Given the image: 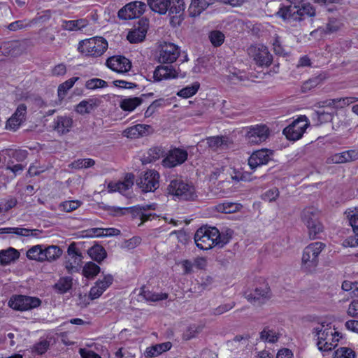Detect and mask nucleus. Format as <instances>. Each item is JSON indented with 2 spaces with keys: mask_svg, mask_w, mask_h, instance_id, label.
Here are the masks:
<instances>
[{
  "mask_svg": "<svg viewBox=\"0 0 358 358\" xmlns=\"http://www.w3.org/2000/svg\"><path fill=\"white\" fill-rule=\"evenodd\" d=\"M19 257L20 252L12 247L6 250H0V265H8L17 259Z\"/></svg>",
  "mask_w": 358,
  "mask_h": 358,
  "instance_id": "22",
  "label": "nucleus"
},
{
  "mask_svg": "<svg viewBox=\"0 0 358 358\" xmlns=\"http://www.w3.org/2000/svg\"><path fill=\"white\" fill-rule=\"evenodd\" d=\"M313 334L317 337V345H320L322 342L332 338L334 335L336 334L338 336V333L332 332L330 324H325L324 322L319 324L316 327H315L313 329Z\"/></svg>",
  "mask_w": 358,
  "mask_h": 358,
  "instance_id": "20",
  "label": "nucleus"
},
{
  "mask_svg": "<svg viewBox=\"0 0 358 358\" xmlns=\"http://www.w3.org/2000/svg\"><path fill=\"white\" fill-rule=\"evenodd\" d=\"M294 12V21H301L305 16L314 17L316 14L315 8L310 3L303 4L299 8H295Z\"/></svg>",
  "mask_w": 358,
  "mask_h": 358,
  "instance_id": "23",
  "label": "nucleus"
},
{
  "mask_svg": "<svg viewBox=\"0 0 358 358\" xmlns=\"http://www.w3.org/2000/svg\"><path fill=\"white\" fill-rule=\"evenodd\" d=\"M157 207V203H151L144 206H135L131 208V211L133 214H136L137 215H139L141 217V220L142 222H144L149 220L150 217L152 215V214H147L145 213V211L148 210H155Z\"/></svg>",
  "mask_w": 358,
  "mask_h": 358,
  "instance_id": "25",
  "label": "nucleus"
},
{
  "mask_svg": "<svg viewBox=\"0 0 358 358\" xmlns=\"http://www.w3.org/2000/svg\"><path fill=\"white\" fill-rule=\"evenodd\" d=\"M27 115V106L24 103L20 104L15 113L13 114V117H17V120L22 119V122H24L26 120Z\"/></svg>",
  "mask_w": 358,
  "mask_h": 358,
  "instance_id": "58",
  "label": "nucleus"
},
{
  "mask_svg": "<svg viewBox=\"0 0 358 358\" xmlns=\"http://www.w3.org/2000/svg\"><path fill=\"white\" fill-rule=\"evenodd\" d=\"M324 80V77L322 75H319L308 79L303 83L301 86L302 92H306L311 90L312 89L316 87L317 85H320Z\"/></svg>",
  "mask_w": 358,
  "mask_h": 358,
  "instance_id": "39",
  "label": "nucleus"
},
{
  "mask_svg": "<svg viewBox=\"0 0 358 358\" xmlns=\"http://www.w3.org/2000/svg\"><path fill=\"white\" fill-rule=\"evenodd\" d=\"M334 339V338L332 337L322 342L320 345H317L318 349L323 352L331 351L336 345V344L333 343Z\"/></svg>",
  "mask_w": 358,
  "mask_h": 358,
  "instance_id": "63",
  "label": "nucleus"
},
{
  "mask_svg": "<svg viewBox=\"0 0 358 358\" xmlns=\"http://www.w3.org/2000/svg\"><path fill=\"white\" fill-rule=\"evenodd\" d=\"M215 3V0H191L188 13L191 17L199 16L208 7Z\"/></svg>",
  "mask_w": 358,
  "mask_h": 358,
  "instance_id": "21",
  "label": "nucleus"
},
{
  "mask_svg": "<svg viewBox=\"0 0 358 358\" xmlns=\"http://www.w3.org/2000/svg\"><path fill=\"white\" fill-rule=\"evenodd\" d=\"M146 8V4L141 1H132L122 7L117 13V16L122 20H131L139 17L143 14Z\"/></svg>",
  "mask_w": 358,
  "mask_h": 358,
  "instance_id": "11",
  "label": "nucleus"
},
{
  "mask_svg": "<svg viewBox=\"0 0 358 358\" xmlns=\"http://www.w3.org/2000/svg\"><path fill=\"white\" fill-rule=\"evenodd\" d=\"M187 152L180 148H174L169 151L162 160V165L166 168H173L184 163L187 159Z\"/></svg>",
  "mask_w": 358,
  "mask_h": 358,
  "instance_id": "14",
  "label": "nucleus"
},
{
  "mask_svg": "<svg viewBox=\"0 0 358 358\" xmlns=\"http://www.w3.org/2000/svg\"><path fill=\"white\" fill-rule=\"evenodd\" d=\"M170 342H166L148 348L145 353L147 357H155L164 352L169 350L171 348Z\"/></svg>",
  "mask_w": 358,
  "mask_h": 358,
  "instance_id": "28",
  "label": "nucleus"
},
{
  "mask_svg": "<svg viewBox=\"0 0 358 358\" xmlns=\"http://www.w3.org/2000/svg\"><path fill=\"white\" fill-rule=\"evenodd\" d=\"M306 227L308 228V235L310 239L318 238V234L323 231V227L319 220L311 223L309 226H306Z\"/></svg>",
  "mask_w": 358,
  "mask_h": 358,
  "instance_id": "45",
  "label": "nucleus"
},
{
  "mask_svg": "<svg viewBox=\"0 0 358 358\" xmlns=\"http://www.w3.org/2000/svg\"><path fill=\"white\" fill-rule=\"evenodd\" d=\"M100 267L92 262H89L83 266V274L87 278H94L100 272Z\"/></svg>",
  "mask_w": 358,
  "mask_h": 358,
  "instance_id": "37",
  "label": "nucleus"
},
{
  "mask_svg": "<svg viewBox=\"0 0 358 358\" xmlns=\"http://www.w3.org/2000/svg\"><path fill=\"white\" fill-rule=\"evenodd\" d=\"M234 306H235L234 302H231V303H226V304H222L213 310V314L215 315H222L224 313H226V312L230 310Z\"/></svg>",
  "mask_w": 358,
  "mask_h": 358,
  "instance_id": "61",
  "label": "nucleus"
},
{
  "mask_svg": "<svg viewBox=\"0 0 358 358\" xmlns=\"http://www.w3.org/2000/svg\"><path fill=\"white\" fill-rule=\"evenodd\" d=\"M209 38L212 44L215 47L221 45L224 40V34L219 31H212L210 34Z\"/></svg>",
  "mask_w": 358,
  "mask_h": 358,
  "instance_id": "53",
  "label": "nucleus"
},
{
  "mask_svg": "<svg viewBox=\"0 0 358 358\" xmlns=\"http://www.w3.org/2000/svg\"><path fill=\"white\" fill-rule=\"evenodd\" d=\"M280 336V334L278 331L271 329L269 327H265L259 333V338L261 341L269 343H275L278 342Z\"/></svg>",
  "mask_w": 358,
  "mask_h": 358,
  "instance_id": "26",
  "label": "nucleus"
},
{
  "mask_svg": "<svg viewBox=\"0 0 358 358\" xmlns=\"http://www.w3.org/2000/svg\"><path fill=\"white\" fill-rule=\"evenodd\" d=\"M308 126L309 122L307 117L300 115L283 129L282 134L288 140L295 141L303 136Z\"/></svg>",
  "mask_w": 358,
  "mask_h": 358,
  "instance_id": "5",
  "label": "nucleus"
},
{
  "mask_svg": "<svg viewBox=\"0 0 358 358\" xmlns=\"http://www.w3.org/2000/svg\"><path fill=\"white\" fill-rule=\"evenodd\" d=\"M186 72L182 71L180 68L178 69L172 66H159L153 73V78L155 81H161L163 79H173L178 77L184 78Z\"/></svg>",
  "mask_w": 358,
  "mask_h": 358,
  "instance_id": "13",
  "label": "nucleus"
},
{
  "mask_svg": "<svg viewBox=\"0 0 358 358\" xmlns=\"http://www.w3.org/2000/svg\"><path fill=\"white\" fill-rule=\"evenodd\" d=\"M329 163L342 164L349 162L347 151L336 153L328 159Z\"/></svg>",
  "mask_w": 358,
  "mask_h": 358,
  "instance_id": "51",
  "label": "nucleus"
},
{
  "mask_svg": "<svg viewBox=\"0 0 358 358\" xmlns=\"http://www.w3.org/2000/svg\"><path fill=\"white\" fill-rule=\"evenodd\" d=\"M325 247L326 245L322 242H315L307 245L302 254V269L308 273L313 272L318 265L319 255Z\"/></svg>",
  "mask_w": 358,
  "mask_h": 358,
  "instance_id": "2",
  "label": "nucleus"
},
{
  "mask_svg": "<svg viewBox=\"0 0 358 358\" xmlns=\"http://www.w3.org/2000/svg\"><path fill=\"white\" fill-rule=\"evenodd\" d=\"M140 295L148 301H158L168 298L167 294L152 292L150 290H146L144 286L141 288Z\"/></svg>",
  "mask_w": 358,
  "mask_h": 358,
  "instance_id": "32",
  "label": "nucleus"
},
{
  "mask_svg": "<svg viewBox=\"0 0 358 358\" xmlns=\"http://www.w3.org/2000/svg\"><path fill=\"white\" fill-rule=\"evenodd\" d=\"M92 108V104L90 103L89 101L84 100L77 105L76 111L79 114L84 115L90 113Z\"/></svg>",
  "mask_w": 358,
  "mask_h": 358,
  "instance_id": "54",
  "label": "nucleus"
},
{
  "mask_svg": "<svg viewBox=\"0 0 358 358\" xmlns=\"http://www.w3.org/2000/svg\"><path fill=\"white\" fill-rule=\"evenodd\" d=\"M269 136V129L266 125H255L249 128L246 138L250 144H259Z\"/></svg>",
  "mask_w": 358,
  "mask_h": 358,
  "instance_id": "15",
  "label": "nucleus"
},
{
  "mask_svg": "<svg viewBox=\"0 0 358 358\" xmlns=\"http://www.w3.org/2000/svg\"><path fill=\"white\" fill-rule=\"evenodd\" d=\"M113 277L110 274L103 276L102 280H99L96 282L104 291L113 283Z\"/></svg>",
  "mask_w": 358,
  "mask_h": 358,
  "instance_id": "60",
  "label": "nucleus"
},
{
  "mask_svg": "<svg viewBox=\"0 0 358 358\" xmlns=\"http://www.w3.org/2000/svg\"><path fill=\"white\" fill-rule=\"evenodd\" d=\"M185 8L184 0H173L172 2L171 1V5L168 10L170 15L181 17L184 13Z\"/></svg>",
  "mask_w": 358,
  "mask_h": 358,
  "instance_id": "38",
  "label": "nucleus"
},
{
  "mask_svg": "<svg viewBox=\"0 0 358 358\" xmlns=\"http://www.w3.org/2000/svg\"><path fill=\"white\" fill-rule=\"evenodd\" d=\"M88 255L98 263H101L106 257L107 253L103 247L95 245L88 250Z\"/></svg>",
  "mask_w": 358,
  "mask_h": 358,
  "instance_id": "30",
  "label": "nucleus"
},
{
  "mask_svg": "<svg viewBox=\"0 0 358 358\" xmlns=\"http://www.w3.org/2000/svg\"><path fill=\"white\" fill-rule=\"evenodd\" d=\"M273 152L270 150L262 149L254 152L248 159V164L252 169L266 164L271 159Z\"/></svg>",
  "mask_w": 358,
  "mask_h": 358,
  "instance_id": "18",
  "label": "nucleus"
},
{
  "mask_svg": "<svg viewBox=\"0 0 358 358\" xmlns=\"http://www.w3.org/2000/svg\"><path fill=\"white\" fill-rule=\"evenodd\" d=\"M28 259L37 262H44L43 248L41 245L32 246L27 252Z\"/></svg>",
  "mask_w": 358,
  "mask_h": 358,
  "instance_id": "34",
  "label": "nucleus"
},
{
  "mask_svg": "<svg viewBox=\"0 0 358 358\" xmlns=\"http://www.w3.org/2000/svg\"><path fill=\"white\" fill-rule=\"evenodd\" d=\"M106 65L113 71L124 73L128 72L131 68V63L124 56L115 55L109 57Z\"/></svg>",
  "mask_w": 358,
  "mask_h": 358,
  "instance_id": "16",
  "label": "nucleus"
},
{
  "mask_svg": "<svg viewBox=\"0 0 358 358\" xmlns=\"http://www.w3.org/2000/svg\"><path fill=\"white\" fill-rule=\"evenodd\" d=\"M245 298L254 306H261L268 301L271 296V290L267 285L256 287L244 294Z\"/></svg>",
  "mask_w": 358,
  "mask_h": 358,
  "instance_id": "12",
  "label": "nucleus"
},
{
  "mask_svg": "<svg viewBox=\"0 0 358 358\" xmlns=\"http://www.w3.org/2000/svg\"><path fill=\"white\" fill-rule=\"evenodd\" d=\"M167 192L180 200H192L196 196L194 187L180 179L171 180L167 187Z\"/></svg>",
  "mask_w": 358,
  "mask_h": 358,
  "instance_id": "4",
  "label": "nucleus"
},
{
  "mask_svg": "<svg viewBox=\"0 0 358 358\" xmlns=\"http://www.w3.org/2000/svg\"><path fill=\"white\" fill-rule=\"evenodd\" d=\"M73 279L71 277L66 276L62 277L59 279L57 282L54 285L55 289L59 294H64L69 292L73 285Z\"/></svg>",
  "mask_w": 358,
  "mask_h": 358,
  "instance_id": "33",
  "label": "nucleus"
},
{
  "mask_svg": "<svg viewBox=\"0 0 358 358\" xmlns=\"http://www.w3.org/2000/svg\"><path fill=\"white\" fill-rule=\"evenodd\" d=\"M20 43L17 41L4 43L1 47V52L8 55H16L19 53Z\"/></svg>",
  "mask_w": 358,
  "mask_h": 358,
  "instance_id": "36",
  "label": "nucleus"
},
{
  "mask_svg": "<svg viewBox=\"0 0 358 358\" xmlns=\"http://www.w3.org/2000/svg\"><path fill=\"white\" fill-rule=\"evenodd\" d=\"M295 8H296V6L293 8L291 6L281 8L276 13V15L282 18L283 20H292L294 21Z\"/></svg>",
  "mask_w": 358,
  "mask_h": 358,
  "instance_id": "47",
  "label": "nucleus"
},
{
  "mask_svg": "<svg viewBox=\"0 0 358 358\" xmlns=\"http://www.w3.org/2000/svg\"><path fill=\"white\" fill-rule=\"evenodd\" d=\"M108 48V42L103 38L96 36L81 41L78 50L86 56L100 57Z\"/></svg>",
  "mask_w": 358,
  "mask_h": 358,
  "instance_id": "3",
  "label": "nucleus"
},
{
  "mask_svg": "<svg viewBox=\"0 0 358 358\" xmlns=\"http://www.w3.org/2000/svg\"><path fill=\"white\" fill-rule=\"evenodd\" d=\"M203 325H190L182 334V338L185 341H189L192 338H196L203 330Z\"/></svg>",
  "mask_w": 358,
  "mask_h": 358,
  "instance_id": "42",
  "label": "nucleus"
},
{
  "mask_svg": "<svg viewBox=\"0 0 358 358\" xmlns=\"http://www.w3.org/2000/svg\"><path fill=\"white\" fill-rule=\"evenodd\" d=\"M30 26V23L26 22L25 20H17L13 22L10 23L7 28L12 31H15L17 30L25 29Z\"/></svg>",
  "mask_w": 358,
  "mask_h": 358,
  "instance_id": "56",
  "label": "nucleus"
},
{
  "mask_svg": "<svg viewBox=\"0 0 358 358\" xmlns=\"http://www.w3.org/2000/svg\"><path fill=\"white\" fill-rule=\"evenodd\" d=\"M83 255L77 248L76 243H71L67 249V254L65 256L64 265L69 273L78 272L83 264Z\"/></svg>",
  "mask_w": 358,
  "mask_h": 358,
  "instance_id": "6",
  "label": "nucleus"
},
{
  "mask_svg": "<svg viewBox=\"0 0 358 358\" xmlns=\"http://www.w3.org/2000/svg\"><path fill=\"white\" fill-rule=\"evenodd\" d=\"M150 9L160 15L166 14L171 5V0H147Z\"/></svg>",
  "mask_w": 358,
  "mask_h": 358,
  "instance_id": "24",
  "label": "nucleus"
},
{
  "mask_svg": "<svg viewBox=\"0 0 358 358\" xmlns=\"http://www.w3.org/2000/svg\"><path fill=\"white\" fill-rule=\"evenodd\" d=\"M180 53V48L173 43L163 42L159 46L158 61L162 64H171L176 61Z\"/></svg>",
  "mask_w": 358,
  "mask_h": 358,
  "instance_id": "10",
  "label": "nucleus"
},
{
  "mask_svg": "<svg viewBox=\"0 0 358 358\" xmlns=\"http://www.w3.org/2000/svg\"><path fill=\"white\" fill-rule=\"evenodd\" d=\"M28 152L24 150H15L11 152L10 156L17 162H22L27 157Z\"/></svg>",
  "mask_w": 358,
  "mask_h": 358,
  "instance_id": "62",
  "label": "nucleus"
},
{
  "mask_svg": "<svg viewBox=\"0 0 358 358\" xmlns=\"http://www.w3.org/2000/svg\"><path fill=\"white\" fill-rule=\"evenodd\" d=\"M142 102L143 99L140 97L126 98L120 101V106L124 111H132Z\"/></svg>",
  "mask_w": 358,
  "mask_h": 358,
  "instance_id": "31",
  "label": "nucleus"
},
{
  "mask_svg": "<svg viewBox=\"0 0 358 358\" xmlns=\"http://www.w3.org/2000/svg\"><path fill=\"white\" fill-rule=\"evenodd\" d=\"M348 213V217L350 226L352 227V230L355 236H358V213H353V211Z\"/></svg>",
  "mask_w": 358,
  "mask_h": 358,
  "instance_id": "57",
  "label": "nucleus"
},
{
  "mask_svg": "<svg viewBox=\"0 0 358 358\" xmlns=\"http://www.w3.org/2000/svg\"><path fill=\"white\" fill-rule=\"evenodd\" d=\"M355 354L353 350L347 348H340L334 352L333 358H355Z\"/></svg>",
  "mask_w": 358,
  "mask_h": 358,
  "instance_id": "52",
  "label": "nucleus"
},
{
  "mask_svg": "<svg viewBox=\"0 0 358 358\" xmlns=\"http://www.w3.org/2000/svg\"><path fill=\"white\" fill-rule=\"evenodd\" d=\"M148 157L145 160L146 162H152L159 159L160 157H164V151L160 147L152 148L148 150Z\"/></svg>",
  "mask_w": 358,
  "mask_h": 358,
  "instance_id": "48",
  "label": "nucleus"
},
{
  "mask_svg": "<svg viewBox=\"0 0 358 358\" xmlns=\"http://www.w3.org/2000/svg\"><path fill=\"white\" fill-rule=\"evenodd\" d=\"M44 262H53L60 257L62 250L57 245H50L43 248Z\"/></svg>",
  "mask_w": 358,
  "mask_h": 358,
  "instance_id": "29",
  "label": "nucleus"
},
{
  "mask_svg": "<svg viewBox=\"0 0 358 358\" xmlns=\"http://www.w3.org/2000/svg\"><path fill=\"white\" fill-rule=\"evenodd\" d=\"M148 28V20H140L138 27H134V28L129 32L127 37L128 41L131 43H136L143 41L145 38Z\"/></svg>",
  "mask_w": 358,
  "mask_h": 358,
  "instance_id": "19",
  "label": "nucleus"
},
{
  "mask_svg": "<svg viewBox=\"0 0 358 358\" xmlns=\"http://www.w3.org/2000/svg\"><path fill=\"white\" fill-rule=\"evenodd\" d=\"M41 303V301L38 298L25 295H13L8 301L9 307L19 311L35 308Z\"/></svg>",
  "mask_w": 358,
  "mask_h": 358,
  "instance_id": "7",
  "label": "nucleus"
},
{
  "mask_svg": "<svg viewBox=\"0 0 358 358\" xmlns=\"http://www.w3.org/2000/svg\"><path fill=\"white\" fill-rule=\"evenodd\" d=\"M94 164L95 162L92 159H78L73 162L69 166L72 169H80L92 167Z\"/></svg>",
  "mask_w": 358,
  "mask_h": 358,
  "instance_id": "46",
  "label": "nucleus"
},
{
  "mask_svg": "<svg viewBox=\"0 0 358 358\" xmlns=\"http://www.w3.org/2000/svg\"><path fill=\"white\" fill-rule=\"evenodd\" d=\"M78 80V77H73L59 85L57 92L60 100L65 97L67 91L73 86Z\"/></svg>",
  "mask_w": 358,
  "mask_h": 358,
  "instance_id": "43",
  "label": "nucleus"
},
{
  "mask_svg": "<svg viewBox=\"0 0 358 358\" xmlns=\"http://www.w3.org/2000/svg\"><path fill=\"white\" fill-rule=\"evenodd\" d=\"M233 231L227 229L220 232L216 227H202L194 234L196 246L203 250H208L213 247L223 248L231 240Z\"/></svg>",
  "mask_w": 358,
  "mask_h": 358,
  "instance_id": "1",
  "label": "nucleus"
},
{
  "mask_svg": "<svg viewBox=\"0 0 358 358\" xmlns=\"http://www.w3.org/2000/svg\"><path fill=\"white\" fill-rule=\"evenodd\" d=\"M240 208V204L233 202H225L219 203L216 206V210L217 212L226 214L235 213L239 210Z\"/></svg>",
  "mask_w": 358,
  "mask_h": 358,
  "instance_id": "35",
  "label": "nucleus"
},
{
  "mask_svg": "<svg viewBox=\"0 0 358 358\" xmlns=\"http://www.w3.org/2000/svg\"><path fill=\"white\" fill-rule=\"evenodd\" d=\"M87 21L84 19L77 20L64 21L62 24L64 29L69 31L79 30L87 26Z\"/></svg>",
  "mask_w": 358,
  "mask_h": 358,
  "instance_id": "41",
  "label": "nucleus"
},
{
  "mask_svg": "<svg viewBox=\"0 0 358 358\" xmlns=\"http://www.w3.org/2000/svg\"><path fill=\"white\" fill-rule=\"evenodd\" d=\"M207 143L210 148L216 150L225 145L226 140L223 137L212 136L207 138Z\"/></svg>",
  "mask_w": 358,
  "mask_h": 358,
  "instance_id": "49",
  "label": "nucleus"
},
{
  "mask_svg": "<svg viewBox=\"0 0 358 358\" xmlns=\"http://www.w3.org/2000/svg\"><path fill=\"white\" fill-rule=\"evenodd\" d=\"M108 84L103 80L99 78H92L86 82L85 87L89 90H94L96 88H103L107 87Z\"/></svg>",
  "mask_w": 358,
  "mask_h": 358,
  "instance_id": "50",
  "label": "nucleus"
},
{
  "mask_svg": "<svg viewBox=\"0 0 358 358\" xmlns=\"http://www.w3.org/2000/svg\"><path fill=\"white\" fill-rule=\"evenodd\" d=\"M248 50V54L253 57L254 60L259 66H268L271 64L273 57L266 46L256 44L250 45Z\"/></svg>",
  "mask_w": 358,
  "mask_h": 358,
  "instance_id": "9",
  "label": "nucleus"
},
{
  "mask_svg": "<svg viewBox=\"0 0 358 358\" xmlns=\"http://www.w3.org/2000/svg\"><path fill=\"white\" fill-rule=\"evenodd\" d=\"M357 101H358V97L357 96L338 98V108H343Z\"/></svg>",
  "mask_w": 358,
  "mask_h": 358,
  "instance_id": "59",
  "label": "nucleus"
},
{
  "mask_svg": "<svg viewBox=\"0 0 358 358\" xmlns=\"http://www.w3.org/2000/svg\"><path fill=\"white\" fill-rule=\"evenodd\" d=\"M41 231L38 229H30L21 227H10V234L19 236H37Z\"/></svg>",
  "mask_w": 358,
  "mask_h": 358,
  "instance_id": "40",
  "label": "nucleus"
},
{
  "mask_svg": "<svg viewBox=\"0 0 358 358\" xmlns=\"http://www.w3.org/2000/svg\"><path fill=\"white\" fill-rule=\"evenodd\" d=\"M159 174L155 170H148L137 180L136 185L143 192H155L159 186Z\"/></svg>",
  "mask_w": 358,
  "mask_h": 358,
  "instance_id": "8",
  "label": "nucleus"
},
{
  "mask_svg": "<svg viewBox=\"0 0 358 358\" xmlns=\"http://www.w3.org/2000/svg\"><path fill=\"white\" fill-rule=\"evenodd\" d=\"M301 220L306 226L318 221L317 210L313 207H308L301 213Z\"/></svg>",
  "mask_w": 358,
  "mask_h": 358,
  "instance_id": "27",
  "label": "nucleus"
},
{
  "mask_svg": "<svg viewBox=\"0 0 358 358\" xmlns=\"http://www.w3.org/2000/svg\"><path fill=\"white\" fill-rule=\"evenodd\" d=\"M23 122L22 119L17 120V117L11 116L6 122V128L15 131L21 125Z\"/></svg>",
  "mask_w": 358,
  "mask_h": 358,
  "instance_id": "64",
  "label": "nucleus"
},
{
  "mask_svg": "<svg viewBox=\"0 0 358 358\" xmlns=\"http://www.w3.org/2000/svg\"><path fill=\"white\" fill-rule=\"evenodd\" d=\"M74 121L69 115H58L52 122V129L59 136L69 133L73 127Z\"/></svg>",
  "mask_w": 358,
  "mask_h": 358,
  "instance_id": "17",
  "label": "nucleus"
},
{
  "mask_svg": "<svg viewBox=\"0 0 358 358\" xmlns=\"http://www.w3.org/2000/svg\"><path fill=\"white\" fill-rule=\"evenodd\" d=\"M199 83L198 82L194 83L190 86H187L184 88H182L181 90H180L177 94L179 96L183 97V98H189L194 95L197 91L199 89Z\"/></svg>",
  "mask_w": 358,
  "mask_h": 358,
  "instance_id": "44",
  "label": "nucleus"
},
{
  "mask_svg": "<svg viewBox=\"0 0 358 358\" xmlns=\"http://www.w3.org/2000/svg\"><path fill=\"white\" fill-rule=\"evenodd\" d=\"M81 205V202L78 200L66 201L63 202L60 206L64 211L71 212L77 209Z\"/></svg>",
  "mask_w": 358,
  "mask_h": 358,
  "instance_id": "55",
  "label": "nucleus"
}]
</instances>
